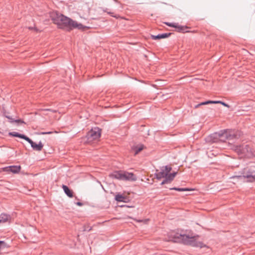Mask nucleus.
<instances>
[{
    "label": "nucleus",
    "instance_id": "obj_1",
    "mask_svg": "<svg viewBox=\"0 0 255 255\" xmlns=\"http://www.w3.org/2000/svg\"><path fill=\"white\" fill-rule=\"evenodd\" d=\"M51 18L53 22L60 28H66L68 30H71L74 28L84 29L86 28V26L83 25L81 23H78L76 21L57 12L52 13Z\"/></svg>",
    "mask_w": 255,
    "mask_h": 255
},
{
    "label": "nucleus",
    "instance_id": "obj_2",
    "mask_svg": "<svg viewBox=\"0 0 255 255\" xmlns=\"http://www.w3.org/2000/svg\"><path fill=\"white\" fill-rule=\"evenodd\" d=\"M197 236H190L184 234L172 232L169 235V240L175 243H182L193 247L202 248L203 244L197 241Z\"/></svg>",
    "mask_w": 255,
    "mask_h": 255
},
{
    "label": "nucleus",
    "instance_id": "obj_3",
    "mask_svg": "<svg viewBox=\"0 0 255 255\" xmlns=\"http://www.w3.org/2000/svg\"><path fill=\"white\" fill-rule=\"evenodd\" d=\"M237 135L234 131L226 129L211 134L206 138V141L211 142H225L237 138Z\"/></svg>",
    "mask_w": 255,
    "mask_h": 255
},
{
    "label": "nucleus",
    "instance_id": "obj_4",
    "mask_svg": "<svg viewBox=\"0 0 255 255\" xmlns=\"http://www.w3.org/2000/svg\"><path fill=\"white\" fill-rule=\"evenodd\" d=\"M240 174L233 176L232 178L241 179H247L248 182H254L255 181V167L248 166L244 168L240 172Z\"/></svg>",
    "mask_w": 255,
    "mask_h": 255
},
{
    "label": "nucleus",
    "instance_id": "obj_5",
    "mask_svg": "<svg viewBox=\"0 0 255 255\" xmlns=\"http://www.w3.org/2000/svg\"><path fill=\"white\" fill-rule=\"evenodd\" d=\"M233 148L241 157L251 158L254 156L252 148L248 144L234 145Z\"/></svg>",
    "mask_w": 255,
    "mask_h": 255
},
{
    "label": "nucleus",
    "instance_id": "obj_6",
    "mask_svg": "<svg viewBox=\"0 0 255 255\" xmlns=\"http://www.w3.org/2000/svg\"><path fill=\"white\" fill-rule=\"evenodd\" d=\"M111 176L121 180L135 181L136 176L132 173L124 171H115L111 174Z\"/></svg>",
    "mask_w": 255,
    "mask_h": 255
},
{
    "label": "nucleus",
    "instance_id": "obj_7",
    "mask_svg": "<svg viewBox=\"0 0 255 255\" xmlns=\"http://www.w3.org/2000/svg\"><path fill=\"white\" fill-rule=\"evenodd\" d=\"M101 134V130L98 127L92 128L87 134L86 137L88 142H91L94 140L99 139Z\"/></svg>",
    "mask_w": 255,
    "mask_h": 255
},
{
    "label": "nucleus",
    "instance_id": "obj_8",
    "mask_svg": "<svg viewBox=\"0 0 255 255\" xmlns=\"http://www.w3.org/2000/svg\"><path fill=\"white\" fill-rule=\"evenodd\" d=\"M170 166L166 165L160 167L159 170H156L155 175L157 179H165L168 176V173L171 171Z\"/></svg>",
    "mask_w": 255,
    "mask_h": 255
},
{
    "label": "nucleus",
    "instance_id": "obj_9",
    "mask_svg": "<svg viewBox=\"0 0 255 255\" xmlns=\"http://www.w3.org/2000/svg\"><path fill=\"white\" fill-rule=\"evenodd\" d=\"M20 169L21 167L20 165H11L4 167L3 170L5 172L16 174L20 171Z\"/></svg>",
    "mask_w": 255,
    "mask_h": 255
},
{
    "label": "nucleus",
    "instance_id": "obj_10",
    "mask_svg": "<svg viewBox=\"0 0 255 255\" xmlns=\"http://www.w3.org/2000/svg\"><path fill=\"white\" fill-rule=\"evenodd\" d=\"M209 104H221L225 107H226L228 108L230 107V106L228 104H226V103H225L224 102H222L221 101H210V100H209V101H205L204 102H202V103L196 105L195 106V108H197L199 107H200V106L205 105H207Z\"/></svg>",
    "mask_w": 255,
    "mask_h": 255
},
{
    "label": "nucleus",
    "instance_id": "obj_11",
    "mask_svg": "<svg viewBox=\"0 0 255 255\" xmlns=\"http://www.w3.org/2000/svg\"><path fill=\"white\" fill-rule=\"evenodd\" d=\"M177 174V172H173L171 173H168V176H167L166 178L163 179V180L161 183V185H163L165 184H167L170 183L173 180L174 177Z\"/></svg>",
    "mask_w": 255,
    "mask_h": 255
},
{
    "label": "nucleus",
    "instance_id": "obj_12",
    "mask_svg": "<svg viewBox=\"0 0 255 255\" xmlns=\"http://www.w3.org/2000/svg\"><path fill=\"white\" fill-rule=\"evenodd\" d=\"M171 35V33H164L159 34L157 35H151V37L153 40L164 39L168 37Z\"/></svg>",
    "mask_w": 255,
    "mask_h": 255
},
{
    "label": "nucleus",
    "instance_id": "obj_13",
    "mask_svg": "<svg viewBox=\"0 0 255 255\" xmlns=\"http://www.w3.org/2000/svg\"><path fill=\"white\" fill-rule=\"evenodd\" d=\"M30 145L34 150L36 151H41L43 146V145L41 141H39L38 144L33 141Z\"/></svg>",
    "mask_w": 255,
    "mask_h": 255
},
{
    "label": "nucleus",
    "instance_id": "obj_14",
    "mask_svg": "<svg viewBox=\"0 0 255 255\" xmlns=\"http://www.w3.org/2000/svg\"><path fill=\"white\" fill-rule=\"evenodd\" d=\"M144 146L142 144H139L134 146L132 147V150L134 152V155L137 154L139 152L143 150Z\"/></svg>",
    "mask_w": 255,
    "mask_h": 255
},
{
    "label": "nucleus",
    "instance_id": "obj_15",
    "mask_svg": "<svg viewBox=\"0 0 255 255\" xmlns=\"http://www.w3.org/2000/svg\"><path fill=\"white\" fill-rule=\"evenodd\" d=\"M62 188L67 196L71 198L73 197V191L68 186L63 185Z\"/></svg>",
    "mask_w": 255,
    "mask_h": 255
},
{
    "label": "nucleus",
    "instance_id": "obj_16",
    "mask_svg": "<svg viewBox=\"0 0 255 255\" xmlns=\"http://www.w3.org/2000/svg\"><path fill=\"white\" fill-rule=\"evenodd\" d=\"M10 218L9 215L2 213L0 215V223L7 222Z\"/></svg>",
    "mask_w": 255,
    "mask_h": 255
},
{
    "label": "nucleus",
    "instance_id": "obj_17",
    "mask_svg": "<svg viewBox=\"0 0 255 255\" xmlns=\"http://www.w3.org/2000/svg\"><path fill=\"white\" fill-rule=\"evenodd\" d=\"M115 199L118 202H126V197L122 194H118L116 195Z\"/></svg>",
    "mask_w": 255,
    "mask_h": 255
},
{
    "label": "nucleus",
    "instance_id": "obj_18",
    "mask_svg": "<svg viewBox=\"0 0 255 255\" xmlns=\"http://www.w3.org/2000/svg\"><path fill=\"white\" fill-rule=\"evenodd\" d=\"M176 26L174 27V28H177L178 32H184L185 31V30L187 28V26L180 25L177 23H176Z\"/></svg>",
    "mask_w": 255,
    "mask_h": 255
},
{
    "label": "nucleus",
    "instance_id": "obj_19",
    "mask_svg": "<svg viewBox=\"0 0 255 255\" xmlns=\"http://www.w3.org/2000/svg\"><path fill=\"white\" fill-rule=\"evenodd\" d=\"M170 190H173L177 191H190L191 189L188 188H178V187H173L170 188Z\"/></svg>",
    "mask_w": 255,
    "mask_h": 255
},
{
    "label": "nucleus",
    "instance_id": "obj_20",
    "mask_svg": "<svg viewBox=\"0 0 255 255\" xmlns=\"http://www.w3.org/2000/svg\"><path fill=\"white\" fill-rule=\"evenodd\" d=\"M7 247L6 243L4 241H0V251Z\"/></svg>",
    "mask_w": 255,
    "mask_h": 255
},
{
    "label": "nucleus",
    "instance_id": "obj_21",
    "mask_svg": "<svg viewBox=\"0 0 255 255\" xmlns=\"http://www.w3.org/2000/svg\"><path fill=\"white\" fill-rule=\"evenodd\" d=\"M4 115V116L5 118H6L7 119H8L9 120V122L10 123H14V119H13V118H12V117H11V116H9V115H6L5 113H4V115Z\"/></svg>",
    "mask_w": 255,
    "mask_h": 255
},
{
    "label": "nucleus",
    "instance_id": "obj_22",
    "mask_svg": "<svg viewBox=\"0 0 255 255\" xmlns=\"http://www.w3.org/2000/svg\"><path fill=\"white\" fill-rule=\"evenodd\" d=\"M164 23L166 25L171 27H174L176 26V23H170V22H164Z\"/></svg>",
    "mask_w": 255,
    "mask_h": 255
},
{
    "label": "nucleus",
    "instance_id": "obj_23",
    "mask_svg": "<svg viewBox=\"0 0 255 255\" xmlns=\"http://www.w3.org/2000/svg\"><path fill=\"white\" fill-rule=\"evenodd\" d=\"M23 139H24L26 141H27L29 143H30V144H31L32 143V142H33V141L30 138H29L28 136H26L25 135H24Z\"/></svg>",
    "mask_w": 255,
    "mask_h": 255
},
{
    "label": "nucleus",
    "instance_id": "obj_24",
    "mask_svg": "<svg viewBox=\"0 0 255 255\" xmlns=\"http://www.w3.org/2000/svg\"><path fill=\"white\" fill-rule=\"evenodd\" d=\"M19 133L15 131L10 132L9 133V134L11 136H14V137H17Z\"/></svg>",
    "mask_w": 255,
    "mask_h": 255
},
{
    "label": "nucleus",
    "instance_id": "obj_25",
    "mask_svg": "<svg viewBox=\"0 0 255 255\" xmlns=\"http://www.w3.org/2000/svg\"><path fill=\"white\" fill-rule=\"evenodd\" d=\"M14 122L15 123H23V121H22L20 119H18V120H14Z\"/></svg>",
    "mask_w": 255,
    "mask_h": 255
},
{
    "label": "nucleus",
    "instance_id": "obj_26",
    "mask_svg": "<svg viewBox=\"0 0 255 255\" xmlns=\"http://www.w3.org/2000/svg\"><path fill=\"white\" fill-rule=\"evenodd\" d=\"M52 131H47V132H41L40 133L41 134H51L52 133Z\"/></svg>",
    "mask_w": 255,
    "mask_h": 255
},
{
    "label": "nucleus",
    "instance_id": "obj_27",
    "mask_svg": "<svg viewBox=\"0 0 255 255\" xmlns=\"http://www.w3.org/2000/svg\"><path fill=\"white\" fill-rule=\"evenodd\" d=\"M24 135V134L19 133L17 137L23 139Z\"/></svg>",
    "mask_w": 255,
    "mask_h": 255
},
{
    "label": "nucleus",
    "instance_id": "obj_28",
    "mask_svg": "<svg viewBox=\"0 0 255 255\" xmlns=\"http://www.w3.org/2000/svg\"><path fill=\"white\" fill-rule=\"evenodd\" d=\"M76 204V205H77L78 206H81L83 205V203L80 202H78Z\"/></svg>",
    "mask_w": 255,
    "mask_h": 255
}]
</instances>
